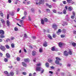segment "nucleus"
I'll list each match as a JSON object with an SVG mask.
<instances>
[{
    "label": "nucleus",
    "mask_w": 76,
    "mask_h": 76,
    "mask_svg": "<svg viewBox=\"0 0 76 76\" xmlns=\"http://www.w3.org/2000/svg\"><path fill=\"white\" fill-rule=\"evenodd\" d=\"M44 2V0H39V3L36 2V4L37 5H40L41 4H43Z\"/></svg>",
    "instance_id": "nucleus-2"
},
{
    "label": "nucleus",
    "mask_w": 76,
    "mask_h": 76,
    "mask_svg": "<svg viewBox=\"0 0 76 76\" xmlns=\"http://www.w3.org/2000/svg\"><path fill=\"white\" fill-rule=\"evenodd\" d=\"M28 20H29L31 21V18H30V17L28 16Z\"/></svg>",
    "instance_id": "nucleus-50"
},
{
    "label": "nucleus",
    "mask_w": 76,
    "mask_h": 76,
    "mask_svg": "<svg viewBox=\"0 0 76 76\" xmlns=\"http://www.w3.org/2000/svg\"><path fill=\"white\" fill-rule=\"evenodd\" d=\"M9 14H7V19H9Z\"/></svg>",
    "instance_id": "nucleus-43"
},
{
    "label": "nucleus",
    "mask_w": 76,
    "mask_h": 76,
    "mask_svg": "<svg viewBox=\"0 0 76 76\" xmlns=\"http://www.w3.org/2000/svg\"><path fill=\"white\" fill-rule=\"evenodd\" d=\"M44 47H45L47 46V43L46 42H45L44 44H43Z\"/></svg>",
    "instance_id": "nucleus-12"
},
{
    "label": "nucleus",
    "mask_w": 76,
    "mask_h": 76,
    "mask_svg": "<svg viewBox=\"0 0 76 76\" xmlns=\"http://www.w3.org/2000/svg\"><path fill=\"white\" fill-rule=\"evenodd\" d=\"M11 47L12 48H14V47H15V45H14V44L13 43H12L11 44Z\"/></svg>",
    "instance_id": "nucleus-34"
},
{
    "label": "nucleus",
    "mask_w": 76,
    "mask_h": 76,
    "mask_svg": "<svg viewBox=\"0 0 76 76\" xmlns=\"http://www.w3.org/2000/svg\"><path fill=\"white\" fill-rule=\"evenodd\" d=\"M47 12H50V9H47Z\"/></svg>",
    "instance_id": "nucleus-49"
},
{
    "label": "nucleus",
    "mask_w": 76,
    "mask_h": 76,
    "mask_svg": "<svg viewBox=\"0 0 76 76\" xmlns=\"http://www.w3.org/2000/svg\"><path fill=\"white\" fill-rule=\"evenodd\" d=\"M58 32H61V29H59L58 30Z\"/></svg>",
    "instance_id": "nucleus-63"
},
{
    "label": "nucleus",
    "mask_w": 76,
    "mask_h": 76,
    "mask_svg": "<svg viewBox=\"0 0 76 76\" xmlns=\"http://www.w3.org/2000/svg\"><path fill=\"white\" fill-rule=\"evenodd\" d=\"M65 37V36L64 35H61V38H64Z\"/></svg>",
    "instance_id": "nucleus-44"
},
{
    "label": "nucleus",
    "mask_w": 76,
    "mask_h": 76,
    "mask_svg": "<svg viewBox=\"0 0 76 76\" xmlns=\"http://www.w3.org/2000/svg\"><path fill=\"white\" fill-rule=\"evenodd\" d=\"M68 10L69 11H71L72 10V8L71 7H69Z\"/></svg>",
    "instance_id": "nucleus-26"
},
{
    "label": "nucleus",
    "mask_w": 76,
    "mask_h": 76,
    "mask_svg": "<svg viewBox=\"0 0 76 76\" xmlns=\"http://www.w3.org/2000/svg\"><path fill=\"white\" fill-rule=\"evenodd\" d=\"M24 37H25V38H27V35H26V34H25L24 35Z\"/></svg>",
    "instance_id": "nucleus-58"
},
{
    "label": "nucleus",
    "mask_w": 76,
    "mask_h": 76,
    "mask_svg": "<svg viewBox=\"0 0 76 76\" xmlns=\"http://www.w3.org/2000/svg\"><path fill=\"white\" fill-rule=\"evenodd\" d=\"M55 63L56 64H59L60 66H61L62 65L61 63H60V62H59V61H58L57 60H56Z\"/></svg>",
    "instance_id": "nucleus-4"
},
{
    "label": "nucleus",
    "mask_w": 76,
    "mask_h": 76,
    "mask_svg": "<svg viewBox=\"0 0 76 76\" xmlns=\"http://www.w3.org/2000/svg\"><path fill=\"white\" fill-rule=\"evenodd\" d=\"M14 30L15 31H18V28L16 27H15L14 28Z\"/></svg>",
    "instance_id": "nucleus-28"
},
{
    "label": "nucleus",
    "mask_w": 76,
    "mask_h": 76,
    "mask_svg": "<svg viewBox=\"0 0 76 76\" xmlns=\"http://www.w3.org/2000/svg\"><path fill=\"white\" fill-rule=\"evenodd\" d=\"M46 5L47 6H48V7H49V8H51V5H49V4H46Z\"/></svg>",
    "instance_id": "nucleus-20"
},
{
    "label": "nucleus",
    "mask_w": 76,
    "mask_h": 76,
    "mask_svg": "<svg viewBox=\"0 0 76 76\" xmlns=\"http://www.w3.org/2000/svg\"><path fill=\"white\" fill-rule=\"evenodd\" d=\"M60 70V69L58 68V69L57 70V72H59Z\"/></svg>",
    "instance_id": "nucleus-62"
},
{
    "label": "nucleus",
    "mask_w": 76,
    "mask_h": 76,
    "mask_svg": "<svg viewBox=\"0 0 76 76\" xmlns=\"http://www.w3.org/2000/svg\"><path fill=\"white\" fill-rule=\"evenodd\" d=\"M48 37L49 39H53V38L51 37V36L50 34L48 35Z\"/></svg>",
    "instance_id": "nucleus-18"
},
{
    "label": "nucleus",
    "mask_w": 76,
    "mask_h": 76,
    "mask_svg": "<svg viewBox=\"0 0 76 76\" xmlns=\"http://www.w3.org/2000/svg\"><path fill=\"white\" fill-rule=\"evenodd\" d=\"M26 16L23 17L22 18V19H25L26 18Z\"/></svg>",
    "instance_id": "nucleus-42"
},
{
    "label": "nucleus",
    "mask_w": 76,
    "mask_h": 76,
    "mask_svg": "<svg viewBox=\"0 0 76 76\" xmlns=\"http://www.w3.org/2000/svg\"><path fill=\"white\" fill-rule=\"evenodd\" d=\"M0 48L1 50H2L3 51H4L6 50V48H5V47H4V46H3L1 45L0 47Z\"/></svg>",
    "instance_id": "nucleus-3"
},
{
    "label": "nucleus",
    "mask_w": 76,
    "mask_h": 76,
    "mask_svg": "<svg viewBox=\"0 0 76 76\" xmlns=\"http://www.w3.org/2000/svg\"><path fill=\"white\" fill-rule=\"evenodd\" d=\"M70 3H71V4H74V2H73V1H71L70 2Z\"/></svg>",
    "instance_id": "nucleus-61"
},
{
    "label": "nucleus",
    "mask_w": 76,
    "mask_h": 76,
    "mask_svg": "<svg viewBox=\"0 0 76 76\" xmlns=\"http://www.w3.org/2000/svg\"><path fill=\"white\" fill-rule=\"evenodd\" d=\"M39 52L40 53H42V48H40L39 49Z\"/></svg>",
    "instance_id": "nucleus-30"
},
{
    "label": "nucleus",
    "mask_w": 76,
    "mask_h": 76,
    "mask_svg": "<svg viewBox=\"0 0 76 76\" xmlns=\"http://www.w3.org/2000/svg\"><path fill=\"white\" fill-rule=\"evenodd\" d=\"M32 56H36V55L37 54V52L35 51H33L32 52Z\"/></svg>",
    "instance_id": "nucleus-6"
},
{
    "label": "nucleus",
    "mask_w": 76,
    "mask_h": 76,
    "mask_svg": "<svg viewBox=\"0 0 76 76\" xmlns=\"http://www.w3.org/2000/svg\"><path fill=\"white\" fill-rule=\"evenodd\" d=\"M52 51H55V48L54 47H52L51 49Z\"/></svg>",
    "instance_id": "nucleus-33"
},
{
    "label": "nucleus",
    "mask_w": 76,
    "mask_h": 76,
    "mask_svg": "<svg viewBox=\"0 0 76 76\" xmlns=\"http://www.w3.org/2000/svg\"><path fill=\"white\" fill-rule=\"evenodd\" d=\"M41 21L42 24L44 25V20L42 19H41Z\"/></svg>",
    "instance_id": "nucleus-21"
},
{
    "label": "nucleus",
    "mask_w": 76,
    "mask_h": 76,
    "mask_svg": "<svg viewBox=\"0 0 76 76\" xmlns=\"http://www.w3.org/2000/svg\"><path fill=\"white\" fill-rule=\"evenodd\" d=\"M56 59L57 60H58V61H60V60H61V59L58 57H56Z\"/></svg>",
    "instance_id": "nucleus-22"
},
{
    "label": "nucleus",
    "mask_w": 76,
    "mask_h": 76,
    "mask_svg": "<svg viewBox=\"0 0 76 76\" xmlns=\"http://www.w3.org/2000/svg\"><path fill=\"white\" fill-rule=\"evenodd\" d=\"M7 61H8L7 59L6 58L4 59V61H5V62H7Z\"/></svg>",
    "instance_id": "nucleus-40"
},
{
    "label": "nucleus",
    "mask_w": 76,
    "mask_h": 76,
    "mask_svg": "<svg viewBox=\"0 0 76 76\" xmlns=\"http://www.w3.org/2000/svg\"><path fill=\"white\" fill-rule=\"evenodd\" d=\"M36 66H41V64H36Z\"/></svg>",
    "instance_id": "nucleus-36"
},
{
    "label": "nucleus",
    "mask_w": 76,
    "mask_h": 76,
    "mask_svg": "<svg viewBox=\"0 0 76 76\" xmlns=\"http://www.w3.org/2000/svg\"><path fill=\"white\" fill-rule=\"evenodd\" d=\"M17 61H20V58L19 57H17Z\"/></svg>",
    "instance_id": "nucleus-46"
},
{
    "label": "nucleus",
    "mask_w": 76,
    "mask_h": 76,
    "mask_svg": "<svg viewBox=\"0 0 76 76\" xmlns=\"http://www.w3.org/2000/svg\"><path fill=\"white\" fill-rule=\"evenodd\" d=\"M71 66V65L69 64H68L67 65V66H68V67H70Z\"/></svg>",
    "instance_id": "nucleus-56"
},
{
    "label": "nucleus",
    "mask_w": 76,
    "mask_h": 76,
    "mask_svg": "<svg viewBox=\"0 0 76 76\" xmlns=\"http://www.w3.org/2000/svg\"><path fill=\"white\" fill-rule=\"evenodd\" d=\"M52 61L53 60L50 59L48 60V61H49V63H51V62H52Z\"/></svg>",
    "instance_id": "nucleus-37"
},
{
    "label": "nucleus",
    "mask_w": 76,
    "mask_h": 76,
    "mask_svg": "<svg viewBox=\"0 0 76 76\" xmlns=\"http://www.w3.org/2000/svg\"><path fill=\"white\" fill-rule=\"evenodd\" d=\"M62 32H63V33H64V34H65V33H66V29H64V28H63L62 29Z\"/></svg>",
    "instance_id": "nucleus-14"
},
{
    "label": "nucleus",
    "mask_w": 76,
    "mask_h": 76,
    "mask_svg": "<svg viewBox=\"0 0 76 76\" xmlns=\"http://www.w3.org/2000/svg\"><path fill=\"white\" fill-rule=\"evenodd\" d=\"M45 66L46 67H49V64L48 63H46L45 64Z\"/></svg>",
    "instance_id": "nucleus-23"
},
{
    "label": "nucleus",
    "mask_w": 76,
    "mask_h": 76,
    "mask_svg": "<svg viewBox=\"0 0 76 76\" xmlns=\"http://www.w3.org/2000/svg\"><path fill=\"white\" fill-rule=\"evenodd\" d=\"M6 56L8 58H9L10 57V54L8 53L6 54Z\"/></svg>",
    "instance_id": "nucleus-10"
},
{
    "label": "nucleus",
    "mask_w": 76,
    "mask_h": 76,
    "mask_svg": "<svg viewBox=\"0 0 76 76\" xmlns=\"http://www.w3.org/2000/svg\"><path fill=\"white\" fill-rule=\"evenodd\" d=\"M73 33L74 34H76V31H73Z\"/></svg>",
    "instance_id": "nucleus-52"
},
{
    "label": "nucleus",
    "mask_w": 76,
    "mask_h": 76,
    "mask_svg": "<svg viewBox=\"0 0 76 76\" xmlns=\"http://www.w3.org/2000/svg\"><path fill=\"white\" fill-rule=\"evenodd\" d=\"M4 74L6 75V76H10V75H9V74L8 73V72L7 71H5L4 72Z\"/></svg>",
    "instance_id": "nucleus-9"
},
{
    "label": "nucleus",
    "mask_w": 76,
    "mask_h": 76,
    "mask_svg": "<svg viewBox=\"0 0 76 76\" xmlns=\"http://www.w3.org/2000/svg\"><path fill=\"white\" fill-rule=\"evenodd\" d=\"M11 40H13V39H14V37H11Z\"/></svg>",
    "instance_id": "nucleus-57"
},
{
    "label": "nucleus",
    "mask_w": 76,
    "mask_h": 76,
    "mask_svg": "<svg viewBox=\"0 0 76 76\" xmlns=\"http://www.w3.org/2000/svg\"><path fill=\"white\" fill-rule=\"evenodd\" d=\"M22 75H26V73L25 72H23L22 73Z\"/></svg>",
    "instance_id": "nucleus-48"
},
{
    "label": "nucleus",
    "mask_w": 76,
    "mask_h": 76,
    "mask_svg": "<svg viewBox=\"0 0 76 76\" xmlns=\"http://www.w3.org/2000/svg\"><path fill=\"white\" fill-rule=\"evenodd\" d=\"M56 33L58 35H59L60 34V32H58V31H57Z\"/></svg>",
    "instance_id": "nucleus-60"
},
{
    "label": "nucleus",
    "mask_w": 76,
    "mask_h": 76,
    "mask_svg": "<svg viewBox=\"0 0 76 76\" xmlns=\"http://www.w3.org/2000/svg\"><path fill=\"white\" fill-rule=\"evenodd\" d=\"M41 67H37L36 68V71H40L41 69Z\"/></svg>",
    "instance_id": "nucleus-11"
},
{
    "label": "nucleus",
    "mask_w": 76,
    "mask_h": 76,
    "mask_svg": "<svg viewBox=\"0 0 76 76\" xmlns=\"http://www.w3.org/2000/svg\"><path fill=\"white\" fill-rule=\"evenodd\" d=\"M22 65H23V66H24V67H26L27 66V65L26 64H25V62H23L22 63Z\"/></svg>",
    "instance_id": "nucleus-16"
},
{
    "label": "nucleus",
    "mask_w": 76,
    "mask_h": 76,
    "mask_svg": "<svg viewBox=\"0 0 76 76\" xmlns=\"http://www.w3.org/2000/svg\"><path fill=\"white\" fill-rule=\"evenodd\" d=\"M58 15H62L63 14L62 12H58Z\"/></svg>",
    "instance_id": "nucleus-38"
},
{
    "label": "nucleus",
    "mask_w": 76,
    "mask_h": 76,
    "mask_svg": "<svg viewBox=\"0 0 76 76\" xmlns=\"http://www.w3.org/2000/svg\"><path fill=\"white\" fill-rule=\"evenodd\" d=\"M71 18L72 19H74V15H72L71 16Z\"/></svg>",
    "instance_id": "nucleus-64"
},
{
    "label": "nucleus",
    "mask_w": 76,
    "mask_h": 76,
    "mask_svg": "<svg viewBox=\"0 0 76 76\" xmlns=\"http://www.w3.org/2000/svg\"><path fill=\"white\" fill-rule=\"evenodd\" d=\"M24 15L25 16H26V15H27V12H24Z\"/></svg>",
    "instance_id": "nucleus-45"
},
{
    "label": "nucleus",
    "mask_w": 76,
    "mask_h": 76,
    "mask_svg": "<svg viewBox=\"0 0 76 76\" xmlns=\"http://www.w3.org/2000/svg\"><path fill=\"white\" fill-rule=\"evenodd\" d=\"M61 75L62 76H65V74L64 73H61Z\"/></svg>",
    "instance_id": "nucleus-41"
},
{
    "label": "nucleus",
    "mask_w": 76,
    "mask_h": 76,
    "mask_svg": "<svg viewBox=\"0 0 76 76\" xmlns=\"http://www.w3.org/2000/svg\"><path fill=\"white\" fill-rule=\"evenodd\" d=\"M7 26H9L10 25V22H9V20L7 21Z\"/></svg>",
    "instance_id": "nucleus-17"
},
{
    "label": "nucleus",
    "mask_w": 76,
    "mask_h": 76,
    "mask_svg": "<svg viewBox=\"0 0 76 76\" xmlns=\"http://www.w3.org/2000/svg\"><path fill=\"white\" fill-rule=\"evenodd\" d=\"M72 45H73V47H76V44L75 42H73L72 43Z\"/></svg>",
    "instance_id": "nucleus-24"
},
{
    "label": "nucleus",
    "mask_w": 76,
    "mask_h": 76,
    "mask_svg": "<svg viewBox=\"0 0 76 76\" xmlns=\"http://www.w3.org/2000/svg\"><path fill=\"white\" fill-rule=\"evenodd\" d=\"M64 54L65 56H68V52H67L66 50H65L64 52Z\"/></svg>",
    "instance_id": "nucleus-8"
},
{
    "label": "nucleus",
    "mask_w": 76,
    "mask_h": 76,
    "mask_svg": "<svg viewBox=\"0 0 76 76\" xmlns=\"http://www.w3.org/2000/svg\"><path fill=\"white\" fill-rule=\"evenodd\" d=\"M53 28L54 29H57V26L55 24L53 25Z\"/></svg>",
    "instance_id": "nucleus-7"
},
{
    "label": "nucleus",
    "mask_w": 76,
    "mask_h": 76,
    "mask_svg": "<svg viewBox=\"0 0 76 76\" xmlns=\"http://www.w3.org/2000/svg\"><path fill=\"white\" fill-rule=\"evenodd\" d=\"M72 0H67L68 3L70 4V2L72 1Z\"/></svg>",
    "instance_id": "nucleus-27"
},
{
    "label": "nucleus",
    "mask_w": 76,
    "mask_h": 76,
    "mask_svg": "<svg viewBox=\"0 0 76 76\" xmlns=\"http://www.w3.org/2000/svg\"><path fill=\"white\" fill-rule=\"evenodd\" d=\"M68 53L70 55H72V51L71 50H69L68 52Z\"/></svg>",
    "instance_id": "nucleus-31"
},
{
    "label": "nucleus",
    "mask_w": 76,
    "mask_h": 76,
    "mask_svg": "<svg viewBox=\"0 0 76 76\" xmlns=\"http://www.w3.org/2000/svg\"><path fill=\"white\" fill-rule=\"evenodd\" d=\"M59 46L60 47H61V46H62V43L60 42L59 43Z\"/></svg>",
    "instance_id": "nucleus-25"
},
{
    "label": "nucleus",
    "mask_w": 76,
    "mask_h": 76,
    "mask_svg": "<svg viewBox=\"0 0 76 76\" xmlns=\"http://www.w3.org/2000/svg\"><path fill=\"white\" fill-rule=\"evenodd\" d=\"M31 11L33 12H34V9L32 8L31 9Z\"/></svg>",
    "instance_id": "nucleus-54"
},
{
    "label": "nucleus",
    "mask_w": 76,
    "mask_h": 76,
    "mask_svg": "<svg viewBox=\"0 0 76 76\" xmlns=\"http://www.w3.org/2000/svg\"><path fill=\"white\" fill-rule=\"evenodd\" d=\"M63 13H64V15H66V9H64L63 11Z\"/></svg>",
    "instance_id": "nucleus-19"
},
{
    "label": "nucleus",
    "mask_w": 76,
    "mask_h": 76,
    "mask_svg": "<svg viewBox=\"0 0 76 76\" xmlns=\"http://www.w3.org/2000/svg\"><path fill=\"white\" fill-rule=\"evenodd\" d=\"M53 38H56V37H57V36L55 34H53Z\"/></svg>",
    "instance_id": "nucleus-35"
},
{
    "label": "nucleus",
    "mask_w": 76,
    "mask_h": 76,
    "mask_svg": "<svg viewBox=\"0 0 76 76\" xmlns=\"http://www.w3.org/2000/svg\"><path fill=\"white\" fill-rule=\"evenodd\" d=\"M53 13H57V11L56 10H53Z\"/></svg>",
    "instance_id": "nucleus-39"
},
{
    "label": "nucleus",
    "mask_w": 76,
    "mask_h": 76,
    "mask_svg": "<svg viewBox=\"0 0 76 76\" xmlns=\"http://www.w3.org/2000/svg\"><path fill=\"white\" fill-rule=\"evenodd\" d=\"M7 49H9L10 48V47H9V46L8 45H5Z\"/></svg>",
    "instance_id": "nucleus-29"
},
{
    "label": "nucleus",
    "mask_w": 76,
    "mask_h": 76,
    "mask_svg": "<svg viewBox=\"0 0 76 76\" xmlns=\"http://www.w3.org/2000/svg\"><path fill=\"white\" fill-rule=\"evenodd\" d=\"M10 75L11 76H13V75H14V73L13 72H10Z\"/></svg>",
    "instance_id": "nucleus-32"
},
{
    "label": "nucleus",
    "mask_w": 76,
    "mask_h": 76,
    "mask_svg": "<svg viewBox=\"0 0 76 76\" xmlns=\"http://www.w3.org/2000/svg\"><path fill=\"white\" fill-rule=\"evenodd\" d=\"M0 15L1 16H3V14L2 13H0Z\"/></svg>",
    "instance_id": "nucleus-59"
},
{
    "label": "nucleus",
    "mask_w": 76,
    "mask_h": 76,
    "mask_svg": "<svg viewBox=\"0 0 76 76\" xmlns=\"http://www.w3.org/2000/svg\"><path fill=\"white\" fill-rule=\"evenodd\" d=\"M12 0H8V2L9 3H12Z\"/></svg>",
    "instance_id": "nucleus-51"
},
{
    "label": "nucleus",
    "mask_w": 76,
    "mask_h": 76,
    "mask_svg": "<svg viewBox=\"0 0 76 76\" xmlns=\"http://www.w3.org/2000/svg\"><path fill=\"white\" fill-rule=\"evenodd\" d=\"M32 38H33V39H36V37H35V36H33L32 37Z\"/></svg>",
    "instance_id": "nucleus-53"
},
{
    "label": "nucleus",
    "mask_w": 76,
    "mask_h": 76,
    "mask_svg": "<svg viewBox=\"0 0 76 76\" xmlns=\"http://www.w3.org/2000/svg\"><path fill=\"white\" fill-rule=\"evenodd\" d=\"M4 34V32L3 30H0V38H4L5 37V36L3 35Z\"/></svg>",
    "instance_id": "nucleus-1"
},
{
    "label": "nucleus",
    "mask_w": 76,
    "mask_h": 76,
    "mask_svg": "<svg viewBox=\"0 0 76 76\" xmlns=\"http://www.w3.org/2000/svg\"><path fill=\"white\" fill-rule=\"evenodd\" d=\"M24 61H25V62H28L29 60L28 58H27V59H24Z\"/></svg>",
    "instance_id": "nucleus-13"
},
{
    "label": "nucleus",
    "mask_w": 76,
    "mask_h": 76,
    "mask_svg": "<svg viewBox=\"0 0 76 76\" xmlns=\"http://www.w3.org/2000/svg\"><path fill=\"white\" fill-rule=\"evenodd\" d=\"M63 3H64V4H66V2L65 1H63Z\"/></svg>",
    "instance_id": "nucleus-55"
},
{
    "label": "nucleus",
    "mask_w": 76,
    "mask_h": 76,
    "mask_svg": "<svg viewBox=\"0 0 76 76\" xmlns=\"http://www.w3.org/2000/svg\"><path fill=\"white\" fill-rule=\"evenodd\" d=\"M39 72H41V73L42 74V73H44V69L41 67Z\"/></svg>",
    "instance_id": "nucleus-5"
},
{
    "label": "nucleus",
    "mask_w": 76,
    "mask_h": 76,
    "mask_svg": "<svg viewBox=\"0 0 76 76\" xmlns=\"http://www.w3.org/2000/svg\"><path fill=\"white\" fill-rule=\"evenodd\" d=\"M48 21V19H47V18H45L44 19V21L45 22H47Z\"/></svg>",
    "instance_id": "nucleus-47"
},
{
    "label": "nucleus",
    "mask_w": 76,
    "mask_h": 76,
    "mask_svg": "<svg viewBox=\"0 0 76 76\" xmlns=\"http://www.w3.org/2000/svg\"><path fill=\"white\" fill-rule=\"evenodd\" d=\"M1 22L2 23V24L4 26V21L3 19H1Z\"/></svg>",
    "instance_id": "nucleus-15"
}]
</instances>
